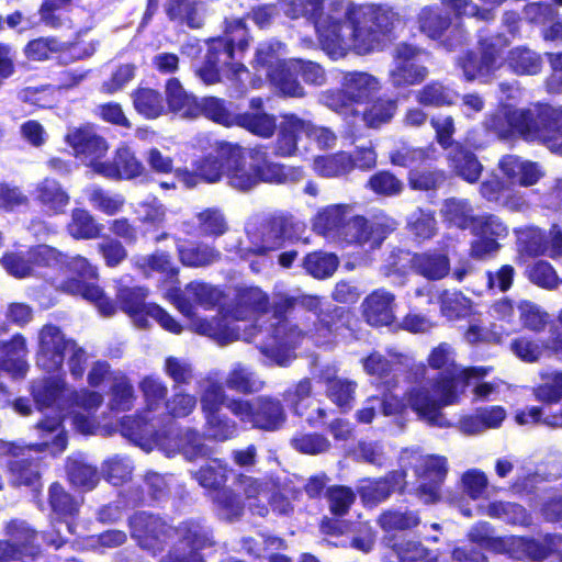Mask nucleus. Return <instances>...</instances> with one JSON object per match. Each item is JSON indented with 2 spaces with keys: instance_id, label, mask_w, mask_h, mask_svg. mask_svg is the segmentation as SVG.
Masks as SVG:
<instances>
[{
  "instance_id": "23",
  "label": "nucleus",
  "mask_w": 562,
  "mask_h": 562,
  "mask_svg": "<svg viewBox=\"0 0 562 562\" xmlns=\"http://www.w3.org/2000/svg\"><path fill=\"white\" fill-rule=\"evenodd\" d=\"M395 296L385 290H376L362 302V314L372 326H386L395 318Z\"/></svg>"
},
{
  "instance_id": "4",
  "label": "nucleus",
  "mask_w": 562,
  "mask_h": 562,
  "mask_svg": "<svg viewBox=\"0 0 562 562\" xmlns=\"http://www.w3.org/2000/svg\"><path fill=\"white\" fill-rule=\"evenodd\" d=\"M131 528L139 544L154 553L175 542L173 550L161 562H202L196 551L211 544L207 530L193 521L173 528L157 517L139 514L132 518Z\"/></svg>"
},
{
  "instance_id": "1",
  "label": "nucleus",
  "mask_w": 562,
  "mask_h": 562,
  "mask_svg": "<svg viewBox=\"0 0 562 562\" xmlns=\"http://www.w3.org/2000/svg\"><path fill=\"white\" fill-rule=\"evenodd\" d=\"M285 13L312 21L324 49L334 58L349 50L364 55L379 49L394 16L389 9L356 5L349 0L331 1L326 12L323 0H300L291 3Z\"/></svg>"
},
{
  "instance_id": "8",
  "label": "nucleus",
  "mask_w": 562,
  "mask_h": 562,
  "mask_svg": "<svg viewBox=\"0 0 562 562\" xmlns=\"http://www.w3.org/2000/svg\"><path fill=\"white\" fill-rule=\"evenodd\" d=\"M272 486L270 482L238 474L233 487H224L216 492L214 502L220 515L228 520L240 517L246 503L250 508H256L258 515L263 516L267 513L265 501L268 499Z\"/></svg>"
},
{
  "instance_id": "21",
  "label": "nucleus",
  "mask_w": 562,
  "mask_h": 562,
  "mask_svg": "<svg viewBox=\"0 0 562 562\" xmlns=\"http://www.w3.org/2000/svg\"><path fill=\"white\" fill-rule=\"evenodd\" d=\"M8 540L0 541V562L16 560L37 552L36 533L24 521H11L7 528Z\"/></svg>"
},
{
  "instance_id": "25",
  "label": "nucleus",
  "mask_w": 562,
  "mask_h": 562,
  "mask_svg": "<svg viewBox=\"0 0 562 562\" xmlns=\"http://www.w3.org/2000/svg\"><path fill=\"white\" fill-rule=\"evenodd\" d=\"M499 168L508 179L522 187L533 186L543 176L538 164L524 160L517 156L503 157L499 161Z\"/></svg>"
},
{
  "instance_id": "27",
  "label": "nucleus",
  "mask_w": 562,
  "mask_h": 562,
  "mask_svg": "<svg viewBox=\"0 0 562 562\" xmlns=\"http://www.w3.org/2000/svg\"><path fill=\"white\" fill-rule=\"evenodd\" d=\"M352 213L349 205H330L319 211L314 218V229L328 238L337 239Z\"/></svg>"
},
{
  "instance_id": "39",
  "label": "nucleus",
  "mask_w": 562,
  "mask_h": 562,
  "mask_svg": "<svg viewBox=\"0 0 562 562\" xmlns=\"http://www.w3.org/2000/svg\"><path fill=\"white\" fill-rule=\"evenodd\" d=\"M394 480L393 484H390L389 481H363L362 485L359 488V493L362 499L366 503L376 504L381 501H384L392 491L396 488H402L401 483L404 480L403 473H393L391 476Z\"/></svg>"
},
{
  "instance_id": "53",
  "label": "nucleus",
  "mask_w": 562,
  "mask_h": 562,
  "mask_svg": "<svg viewBox=\"0 0 562 562\" xmlns=\"http://www.w3.org/2000/svg\"><path fill=\"white\" fill-rule=\"evenodd\" d=\"M419 29L430 38H438L449 26V19L439 9L424 8L418 14Z\"/></svg>"
},
{
  "instance_id": "18",
  "label": "nucleus",
  "mask_w": 562,
  "mask_h": 562,
  "mask_svg": "<svg viewBox=\"0 0 562 562\" xmlns=\"http://www.w3.org/2000/svg\"><path fill=\"white\" fill-rule=\"evenodd\" d=\"M75 346L76 342L66 338L59 327L43 326L38 333L37 366L47 372L58 371Z\"/></svg>"
},
{
  "instance_id": "51",
  "label": "nucleus",
  "mask_w": 562,
  "mask_h": 562,
  "mask_svg": "<svg viewBox=\"0 0 562 562\" xmlns=\"http://www.w3.org/2000/svg\"><path fill=\"white\" fill-rule=\"evenodd\" d=\"M282 48L279 42L261 43L256 50L255 67L268 69V77L280 71L281 66L286 61L280 60V50Z\"/></svg>"
},
{
  "instance_id": "58",
  "label": "nucleus",
  "mask_w": 562,
  "mask_h": 562,
  "mask_svg": "<svg viewBox=\"0 0 562 562\" xmlns=\"http://www.w3.org/2000/svg\"><path fill=\"white\" fill-rule=\"evenodd\" d=\"M89 201L93 207L108 215H114L120 212L125 203L121 194L110 193L99 188L90 190Z\"/></svg>"
},
{
  "instance_id": "16",
  "label": "nucleus",
  "mask_w": 562,
  "mask_h": 562,
  "mask_svg": "<svg viewBox=\"0 0 562 562\" xmlns=\"http://www.w3.org/2000/svg\"><path fill=\"white\" fill-rule=\"evenodd\" d=\"M66 143L72 148L74 155L88 166L93 172L100 175V167L106 161L102 158L109 151L108 140L94 132L90 126L74 127L65 136Z\"/></svg>"
},
{
  "instance_id": "19",
  "label": "nucleus",
  "mask_w": 562,
  "mask_h": 562,
  "mask_svg": "<svg viewBox=\"0 0 562 562\" xmlns=\"http://www.w3.org/2000/svg\"><path fill=\"white\" fill-rule=\"evenodd\" d=\"M294 74H301L306 82L321 85L324 81V72L319 65L301 59H291L281 66L279 72L271 75L272 85L286 97H302L304 91Z\"/></svg>"
},
{
  "instance_id": "32",
  "label": "nucleus",
  "mask_w": 562,
  "mask_h": 562,
  "mask_svg": "<svg viewBox=\"0 0 562 562\" xmlns=\"http://www.w3.org/2000/svg\"><path fill=\"white\" fill-rule=\"evenodd\" d=\"M306 127V121L299 119L296 115H284L277 142V153L281 156L295 154L297 140L304 134Z\"/></svg>"
},
{
  "instance_id": "5",
  "label": "nucleus",
  "mask_w": 562,
  "mask_h": 562,
  "mask_svg": "<svg viewBox=\"0 0 562 562\" xmlns=\"http://www.w3.org/2000/svg\"><path fill=\"white\" fill-rule=\"evenodd\" d=\"M220 157L225 159L227 184L235 190L247 192L260 182H281L284 179L281 166L269 161L261 148L223 143Z\"/></svg>"
},
{
  "instance_id": "28",
  "label": "nucleus",
  "mask_w": 562,
  "mask_h": 562,
  "mask_svg": "<svg viewBox=\"0 0 562 562\" xmlns=\"http://www.w3.org/2000/svg\"><path fill=\"white\" fill-rule=\"evenodd\" d=\"M547 349L552 350L562 361V340H552L550 344L546 345L542 341L522 336L510 342L513 353L527 363L538 362Z\"/></svg>"
},
{
  "instance_id": "52",
  "label": "nucleus",
  "mask_w": 562,
  "mask_h": 562,
  "mask_svg": "<svg viewBox=\"0 0 562 562\" xmlns=\"http://www.w3.org/2000/svg\"><path fill=\"white\" fill-rule=\"evenodd\" d=\"M338 258L334 254L314 252L305 258L304 266L306 271L317 279H324L333 276L338 267Z\"/></svg>"
},
{
  "instance_id": "45",
  "label": "nucleus",
  "mask_w": 562,
  "mask_h": 562,
  "mask_svg": "<svg viewBox=\"0 0 562 562\" xmlns=\"http://www.w3.org/2000/svg\"><path fill=\"white\" fill-rule=\"evenodd\" d=\"M133 103L136 111L147 119H156L164 112L162 97L154 89H137L133 93Z\"/></svg>"
},
{
  "instance_id": "46",
  "label": "nucleus",
  "mask_w": 562,
  "mask_h": 562,
  "mask_svg": "<svg viewBox=\"0 0 562 562\" xmlns=\"http://www.w3.org/2000/svg\"><path fill=\"white\" fill-rule=\"evenodd\" d=\"M507 63L509 68L517 75H536L541 69L540 56L526 47L512 49Z\"/></svg>"
},
{
  "instance_id": "54",
  "label": "nucleus",
  "mask_w": 562,
  "mask_h": 562,
  "mask_svg": "<svg viewBox=\"0 0 562 562\" xmlns=\"http://www.w3.org/2000/svg\"><path fill=\"white\" fill-rule=\"evenodd\" d=\"M111 392V405L113 408L127 411L132 407L135 398L134 389L128 379L121 372L113 376Z\"/></svg>"
},
{
  "instance_id": "50",
  "label": "nucleus",
  "mask_w": 562,
  "mask_h": 562,
  "mask_svg": "<svg viewBox=\"0 0 562 562\" xmlns=\"http://www.w3.org/2000/svg\"><path fill=\"white\" fill-rule=\"evenodd\" d=\"M67 473L71 484L85 490H92L99 482L95 468L82 460L70 459L67 464Z\"/></svg>"
},
{
  "instance_id": "59",
  "label": "nucleus",
  "mask_w": 562,
  "mask_h": 562,
  "mask_svg": "<svg viewBox=\"0 0 562 562\" xmlns=\"http://www.w3.org/2000/svg\"><path fill=\"white\" fill-rule=\"evenodd\" d=\"M517 311L522 326L530 330L539 331L543 329L548 323V314L529 301L519 302L517 304Z\"/></svg>"
},
{
  "instance_id": "47",
  "label": "nucleus",
  "mask_w": 562,
  "mask_h": 562,
  "mask_svg": "<svg viewBox=\"0 0 562 562\" xmlns=\"http://www.w3.org/2000/svg\"><path fill=\"white\" fill-rule=\"evenodd\" d=\"M451 167L468 182L479 179L482 166L475 156L461 147H456L450 154Z\"/></svg>"
},
{
  "instance_id": "42",
  "label": "nucleus",
  "mask_w": 562,
  "mask_h": 562,
  "mask_svg": "<svg viewBox=\"0 0 562 562\" xmlns=\"http://www.w3.org/2000/svg\"><path fill=\"white\" fill-rule=\"evenodd\" d=\"M353 169L352 158L347 153L319 156L314 160V170L322 177H339Z\"/></svg>"
},
{
  "instance_id": "34",
  "label": "nucleus",
  "mask_w": 562,
  "mask_h": 562,
  "mask_svg": "<svg viewBox=\"0 0 562 562\" xmlns=\"http://www.w3.org/2000/svg\"><path fill=\"white\" fill-rule=\"evenodd\" d=\"M440 314L448 321L465 318L473 313V303L460 291H442L438 296Z\"/></svg>"
},
{
  "instance_id": "61",
  "label": "nucleus",
  "mask_w": 562,
  "mask_h": 562,
  "mask_svg": "<svg viewBox=\"0 0 562 562\" xmlns=\"http://www.w3.org/2000/svg\"><path fill=\"white\" fill-rule=\"evenodd\" d=\"M261 241L256 246L254 252L262 254L278 248L283 238V222L282 220H273L266 223L260 228Z\"/></svg>"
},
{
  "instance_id": "15",
  "label": "nucleus",
  "mask_w": 562,
  "mask_h": 562,
  "mask_svg": "<svg viewBox=\"0 0 562 562\" xmlns=\"http://www.w3.org/2000/svg\"><path fill=\"white\" fill-rule=\"evenodd\" d=\"M232 45L226 40H212L203 65L196 70L198 77L206 85L220 81L221 71L229 79L240 80L247 74L243 64L231 63Z\"/></svg>"
},
{
  "instance_id": "37",
  "label": "nucleus",
  "mask_w": 562,
  "mask_h": 562,
  "mask_svg": "<svg viewBox=\"0 0 562 562\" xmlns=\"http://www.w3.org/2000/svg\"><path fill=\"white\" fill-rule=\"evenodd\" d=\"M540 383L532 389L535 398L544 404H557L562 400V371H542Z\"/></svg>"
},
{
  "instance_id": "29",
  "label": "nucleus",
  "mask_w": 562,
  "mask_h": 562,
  "mask_svg": "<svg viewBox=\"0 0 562 562\" xmlns=\"http://www.w3.org/2000/svg\"><path fill=\"white\" fill-rule=\"evenodd\" d=\"M414 271L428 280H441L450 271V260L446 254L422 252L411 259Z\"/></svg>"
},
{
  "instance_id": "10",
  "label": "nucleus",
  "mask_w": 562,
  "mask_h": 562,
  "mask_svg": "<svg viewBox=\"0 0 562 562\" xmlns=\"http://www.w3.org/2000/svg\"><path fill=\"white\" fill-rule=\"evenodd\" d=\"M233 415L252 427L273 431L285 422V413L280 401L267 396L252 400H231L226 404Z\"/></svg>"
},
{
  "instance_id": "6",
  "label": "nucleus",
  "mask_w": 562,
  "mask_h": 562,
  "mask_svg": "<svg viewBox=\"0 0 562 562\" xmlns=\"http://www.w3.org/2000/svg\"><path fill=\"white\" fill-rule=\"evenodd\" d=\"M296 305L316 312L321 306V299L313 295H302L299 297L278 296L274 302L273 322L267 328L268 333L271 331L269 341L260 346L261 352L268 358L270 363L283 367L288 366L293 358L290 349L295 346L301 333L295 327L289 326L283 314Z\"/></svg>"
},
{
  "instance_id": "55",
  "label": "nucleus",
  "mask_w": 562,
  "mask_h": 562,
  "mask_svg": "<svg viewBox=\"0 0 562 562\" xmlns=\"http://www.w3.org/2000/svg\"><path fill=\"white\" fill-rule=\"evenodd\" d=\"M418 103L426 106H443L453 103V94L438 82H431L416 92Z\"/></svg>"
},
{
  "instance_id": "38",
  "label": "nucleus",
  "mask_w": 562,
  "mask_h": 562,
  "mask_svg": "<svg viewBox=\"0 0 562 562\" xmlns=\"http://www.w3.org/2000/svg\"><path fill=\"white\" fill-rule=\"evenodd\" d=\"M263 382L241 363H235L225 379V385L239 393H256L263 389Z\"/></svg>"
},
{
  "instance_id": "22",
  "label": "nucleus",
  "mask_w": 562,
  "mask_h": 562,
  "mask_svg": "<svg viewBox=\"0 0 562 562\" xmlns=\"http://www.w3.org/2000/svg\"><path fill=\"white\" fill-rule=\"evenodd\" d=\"M145 167L127 146H120L112 160H106L105 166L100 167V176L112 180H131L142 176Z\"/></svg>"
},
{
  "instance_id": "7",
  "label": "nucleus",
  "mask_w": 562,
  "mask_h": 562,
  "mask_svg": "<svg viewBox=\"0 0 562 562\" xmlns=\"http://www.w3.org/2000/svg\"><path fill=\"white\" fill-rule=\"evenodd\" d=\"M463 390L454 389L452 380L428 379L425 383L412 386L406 391V398L409 408L417 417L430 426L440 428L449 427L441 409L445 406L459 402Z\"/></svg>"
},
{
  "instance_id": "57",
  "label": "nucleus",
  "mask_w": 562,
  "mask_h": 562,
  "mask_svg": "<svg viewBox=\"0 0 562 562\" xmlns=\"http://www.w3.org/2000/svg\"><path fill=\"white\" fill-rule=\"evenodd\" d=\"M225 159L220 157V146L215 154L209 155L196 164V172L201 180L210 183L217 182L225 177Z\"/></svg>"
},
{
  "instance_id": "41",
  "label": "nucleus",
  "mask_w": 562,
  "mask_h": 562,
  "mask_svg": "<svg viewBox=\"0 0 562 562\" xmlns=\"http://www.w3.org/2000/svg\"><path fill=\"white\" fill-rule=\"evenodd\" d=\"M199 389L204 416L220 412L226 401L223 385L214 379L206 378L199 382Z\"/></svg>"
},
{
  "instance_id": "56",
  "label": "nucleus",
  "mask_w": 562,
  "mask_h": 562,
  "mask_svg": "<svg viewBox=\"0 0 562 562\" xmlns=\"http://www.w3.org/2000/svg\"><path fill=\"white\" fill-rule=\"evenodd\" d=\"M30 259L34 267V273L40 268L60 270L65 263V256L46 245H40L31 249Z\"/></svg>"
},
{
  "instance_id": "36",
  "label": "nucleus",
  "mask_w": 562,
  "mask_h": 562,
  "mask_svg": "<svg viewBox=\"0 0 562 562\" xmlns=\"http://www.w3.org/2000/svg\"><path fill=\"white\" fill-rule=\"evenodd\" d=\"M373 228L369 226L366 218L362 216L353 215L342 225V231L337 239L345 240L348 244H366L371 241V246H378L381 243V237L373 236Z\"/></svg>"
},
{
  "instance_id": "3",
  "label": "nucleus",
  "mask_w": 562,
  "mask_h": 562,
  "mask_svg": "<svg viewBox=\"0 0 562 562\" xmlns=\"http://www.w3.org/2000/svg\"><path fill=\"white\" fill-rule=\"evenodd\" d=\"M484 126L499 138L519 135L539 140L551 151L562 155V110L547 104L515 109L503 104L485 117Z\"/></svg>"
},
{
  "instance_id": "62",
  "label": "nucleus",
  "mask_w": 562,
  "mask_h": 562,
  "mask_svg": "<svg viewBox=\"0 0 562 562\" xmlns=\"http://www.w3.org/2000/svg\"><path fill=\"white\" fill-rule=\"evenodd\" d=\"M408 227L417 238L428 239L435 235L437 222L431 212L418 210L411 215Z\"/></svg>"
},
{
  "instance_id": "63",
  "label": "nucleus",
  "mask_w": 562,
  "mask_h": 562,
  "mask_svg": "<svg viewBox=\"0 0 562 562\" xmlns=\"http://www.w3.org/2000/svg\"><path fill=\"white\" fill-rule=\"evenodd\" d=\"M472 233L483 237L497 238L505 237L508 233L506 225L494 215L476 216Z\"/></svg>"
},
{
  "instance_id": "49",
  "label": "nucleus",
  "mask_w": 562,
  "mask_h": 562,
  "mask_svg": "<svg viewBox=\"0 0 562 562\" xmlns=\"http://www.w3.org/2000/svg\"><path fill=\"white\" fill-rule=\"evenodd\" d=\"M237 124L250 133L270 137L276 130V119L263 112L245 113L237 117Z\"/></svg>"
},
{
  "instance_id": "44",
  "label": "nucleus",
  "mask_w": 562,
  "mask_h": 562,
  "mask_svg": "<svg viewBox=\"0 0 562 562\" xmlns=\"http://www.w3.org/2000/svg\"><path fill=\"white\" fill-rule=\"evenodd\" d=\"M441 213L446 221L462 229H472L476 218V216L473 215L472 207L464 200H447L441 209Z\"/></svg>"
},
{
  "instance_id": "17",
  "label": "nucleus",
  "mask_w": 562,
  "mask_h": 562,
  "mask_svg": "<svg viewBox=\"0 0 562 562\" xmlns=\"http://www.w3.org/2000/svg\"><path fill=\"white\" fill-rule=\"evenodd\" d=\"M423 52L408 44H400L394 52V64L389 78L394 88H405L423 82L427 68L422 64Z\"/></svg>"
},
{
  "instance_id": "14",
  "label": "nucleus",
  "mask_w": 562,
  "mask_h": 562,
  "mask_svg": "<svg viewBox=\"0 0 562 562\" xmlns=\"http://www.w3.org/2000/svg\"><path fill=\"white\" fill-rule=\"evenodd\" d=\"M506 46H508V41L503 36H496L481 42V58L473 53H467L460 57L458 65L462 69L465 80L490 81L502 65L501 55Z\"/></svg>"
},
{
  "instance_id": "40",
  "label": "nucleus",
  "mask_w": 562,
  "mask_h": 562,
  "mask_svg": "<svg viewBox=\"0 0 562 562\" xmlns=\"http://www.w3.org/2000/svg\"><path fill=\"white\" fill-rule=\"evenodd\" d=\"M193 225L198 234L211 237L221 236L228 228L225 216L217 209H205L199 212Z\"/></svg>"
},
{
  "instance_id": "9",
  "label": "nucleus",
  "mask_w": 562,
  "mask_h": 562,
  "mask_svg": "<svg viewBox=\"0 0 562 562\" xmlns=\"http://www.w3.org/2000/svg\"><path fill=\"white\" fill-rule=\"evenodd\" d=\"M469 539L470 544L476 543L481 547L504 549L515 559L529 558L540 561L551 553H557L558 558L562 560V536H548L542 542L517 537L503 540L494 537L490 524L480 522L471 529Z\"/></svg>"
},
{
  "instance_id": "48",
  "label": "nucleus",
  "mask_w": 562,
  "mask_h": 562,
  "mask_svg": "<svg viewBox=\"0 0 562 562\" xmlns=\"http://www.w3.org/2000/svg\"><path fill=\"white\" fill-rule=\"evenodd\" d=\"M178 250L182 263L190 267L207 266L220 258V252L207 245H179Z\"/></svg>"
},
{
  "instance_id": "12",
  "label": "nucleus",
  "mask_w": 562,
  "mask_h": 562,
  "mask_svg": "<svg viewBox=\"0 0 562 562\" xmlns=\"http://www.w3.org/2000/svg\"><path fill=\"white\" fill-rule=\"evenodd\" d=\"M379 80L368 72H347L341 80V90L327 92L323 95V103L338 112L355 113L353 103H361L379 91Z\"/></svg>"
},
{
  "instance_id": "64",
  "label": "nucleus",
  "mask_w": 562,
  "mask_h": 562,
  "mask_svg": "<svg viewBox=\"0 0 562 562\" xmlns=\"http://www.w3.org/2000/svg\"><path fill=\"white\" fill-rule=\"evenodd\" d=\"M63 49V44L54 37H41L31 41L25 47V55L33 60H45Z\"/></svg>"
},
{
  "instance_id": "24",
  "label": "nucleus",
  "mask_w": 562,
  "mask_h": 562,
  "mask_svg": "<svg viewBox=\"0 0 562 562\" xmlns=\"http://www.w3.org/2000/svg\"><path fill=\"white\" fill-rule=\"evenodd\" d=\"M33 194L34 200L49 214L64 213L70 201V196L63 186L49 178L38 182Z\"/></svg>"
},
{
  "instance_id": "2",
  "label": "nucleus",
  "mask_w": 562,
  "mask_h": 562,
  "mask_svg": "<svg viewBox=\"0 0 562 562\" xmlns=\"http://www.w3.org/2000/svg\"><path fill=\"white\" fill-rule=\"evenodd\" d=\"M176 307L186 316L192 317L191 328L193 331L212 338L220 346L232 344L236 340H249L255 336L254 325L250 324L252 316L263 312L268 297L258 288L241 290L236 300L235 306L221 317L211 321L193 317V305L191 301L203 306L214 305L221 296L217 289L200 282H191L183 294H170Z\"/></svg>"
},
{
  "instance_id": "43",
  "label": "nucleus",
  "mask_w": 562,
  "mask_h": 562,
  "mask_svg": "<svg viewBox=\"0 0 562 562\" xmlns=\"http://www.w3.org/2000/svg\"><path fill=\"white\" fill-rule=\"evenodd\" d=\"M67 229L76 239H93L100 235L102 226L95 223L88 211L76 209L71 213Z\"/></svg>"
},
{
  "instance_id": "33",
  "label": "nucleus",
  "mask_w": 562,
  "mask_h": 562,
  "mask_svg": "<svg viewBox=\"0 0 562 562\" xmlns=\"http://www.w3.org/2000/svg\"><path fill=\"white\" fill-rule=\"evenodd\" d=\"M488 372L487 368L474 367L463 369L460 373L459 384L463 386H472V393L475 401H488L499 391L498 382H483L481 379Z\"/></svg>"
},
{
  "instance_id": "30",
  "label": "nucleus",
  "mask_w": 562,
  "mask_h": 562,
  "mask_svg": "<svg viewBox=\"0 0 562 562\" xmlns=\"http://www.w3.org/2000/svg\"><path fill=\"white\" fill-rule=\"evenodd\" d=\"M3 359L1 368L13 378H23L29 369L25 360L27 355L26 341L22 335H16L10 342L3 345Z\"/></svg>"
},
{
  "instance_id": "31",
  "label": "nucleus",
  "mask_w": 562,
  "mask_h": 562,
  "mask_svg": "<svg viewBox=\"0 0 562 562\" xmlns=\"http://www.w3.org/2000/svg\"><path fill=\"white\" fill-rule=\"evenodd\" d=\"M167 102L172 112L179 113L182 117H195L200 113V104L195 98L189 94L179 80L172 78L166 85Z\"/></svg>"
},
{
  "instance_id": "13",
  "label": "nucleus",
  "mask_w": 562,
  "mask_h": 562,
  "mask_svg": "<svg viewBox=\"0 0 562 562\" xmlns=\"http://www.w3.org/2000/svg\"><path fill=\"white\" fill-rule=\"evenodd\" d=\"M147 291L143 288H122L117 292V301L138 327H146V316L155 319L164 329L180 334L182 326L165 310L156 304H146Z\"/></svg>"
},
{
  "instance_id": "20",
  "label": "nucleus",
  "mask_w": 562,
  "mask_h": 562,
  "mask_svg": "<svg viewBox=\"0 0 562 562\" xmlns=\"http://www.w3.org/2000/svg\"><path fill=\"white\" fill-rule=\"evenodd\" d=\"M419 480L417 496L425 503H436L440 498L441 485L447 475V459L441 456H426L416 468Z\"/></svg>"
},
{
  "instance_id": "60",
  "label": "nucleus",
  "mask_w": 562,
  "mask_h": 562,
  "mask_svg": "<svg viewBox=\"0 0 562 562\" xmlns=\"http://www.w3.org/2000/svg\"><path fill=\"white\" fill-rule=\"evenodd\" d=\"M396 111V102L392 100H378L363 113V121L370 127H379L387 123Z\"/></svg>"
},
{
  "instance_id": "26",
  "label": "nucleus",
  "mask_w": 562,
  "mask_h": 562,
  "mask_svg": "<svg viewBox=\"0 0 562 562\" xmlns=\"http://www.w3.org/2000/svg\"><path fill=\"white\" fill-rule=\"evenodd\" d=\"M336 368H327L322 373V379L327 385V396L338 407L348 411L352 407L357 383L346 378L336 376Z\"/></svg>"
},
{
  "instance_id": "11",
  "label": "nucleus",
  "mask_w": 562,
  "mask_h": 562,
  "mask_svg": "<svg viewBox=\"0 0 562 562\" xmlns=\"http://www.w3.org/2000/svg\"><path fill=\"white\" fill-rule=\"evenodd\" d=\"M67 268L70 272L76 273L78 279L70 278L58 284L57 288L67 293L80 295L85 300L95 304L103 316L114 315L116 311L114 303L104 296L103 291L99 286L87 282L97 279V268L81 256L71 258L67 263Z\"/></svg>"
},
{
  "instance_id": "35",
  "label": "nucleus",
  "mask_w": 562,
  "mask_h": 562,
  "mask_svg": "<svg viewBox=\"0 0 562 562\" xmlns=\"http://www.w3.org/2000/svg\"><path fill=\"white\" fill-rule=\"evenodd\" d=\"M428 363L431 368L443 370L447 375H440L436 380H452L454 383V389L458 390L460 373L463 369H459L454 362V351L452 347L442 342L436 348H434L428 357Z\"/></svg>"
}]
</instances>
